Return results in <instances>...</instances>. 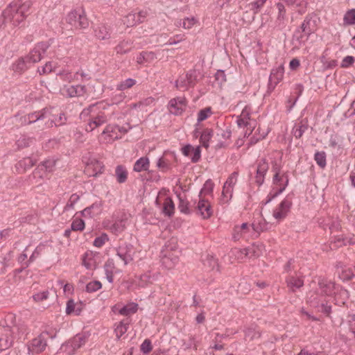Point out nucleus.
<instances>
[{"label": "nucleus", "mask_w": 355, "mask_h": 355, "mask_svg": "<svg viewBox=\"0 0 355 355\" xmlns=\"http://www.w3.org/2000/svg\"><path fill=\"white\" fill-rule=\"evenodd\" d=\"M49 46L48 42H38L28 55L19 58L12 64V70L19 74L24 73L44 57Z\"/></svg>", "instance_id": "1"}, {"label": "nucleus", "mask_w": 355, "mask_h": 355, "mask_svg": "<svg viewBox=\"0 0 355 355\" xmlns=\"http://www.w3.org/2000/svg\"><path fill=\"white\" fill-rule=\"evenodd\" d=\"M109 106L110 105L105 101H99L89 105L82 111L81 116H89V121L86 126L87 132H92L107 122L105 111Z\"/></svg>", "instance_id": "2"}, {"label": "nucleus", "mask_w": 355, "mask_h": 355, "mask_svg": "<svg viewBox=\"0 0 355 355\" xmlns=\"http://www.w3.org/2000/svg\"><path fill=\"white\" fill-rule=\"evenodd\" d=\"M67 22L76 29H85L89 26V21L82 8L71 10L66 17Z\"/></svg>", "instance_id": "3"}, {"label": "nucleus", "mask_w": 355, "mask_h": 355, "mask_svg": "<svg viewBox=\"0 0 355 355\" xmlns=\"http://www.w3.org/2000/svg\"><path fill=\"white\" fill-rule=\"evenodd\" d=\"M200 73L196 69L188 71L186 74L180 76L175 81V87L182 90L187 91L194 87L198 82Z\"/></svg>", "instance_id": "4"}, {"label": "nucleus", "mask_w": 355, "mask_h": 355, "mask_svg": "<svg viewBox=\"0 0 355 355\" xmlns=\"http://www.w3.org/2000/svg\"><path fill=\"white\" fill-rule=\"evenodd\" d=\"M15 3L10 2L5 8V14L8 15L9 22L14 26H19L23 22L28 15H24Z\"/></svg>", "instance_id": "5"}, {"label": "nucleus", "mask_w": 355, "mask_h": 355, "mask_svg": "<svg viewBox=\"0 0 355 355\" xmlns=\"http://www.w3.org/2000/svg\"><path fill=\"white\" fill-rule=\"evenodd\" d=\"M293 205L292 197L287 195L286 198L273 210L272 216L277 220L282 221L286 218Z\"/></svg>", "instance_id": "6"}, {"label": "nucleus", "mask_w": 355, "mask_h": 355, "mask_svg": "<svg viewBox=\"0 0 355 355\" xmlns=\"http://www.w3.org/2000/svg\"><path fill=\"white\" fill-rule=\"evenodd\" d=\"M5 322L6 326L5 328V331L10 332V334H26L27 332V327L24 322H20L16 324L15 322V315L12 313L8 314L6 316Z\"/></svg>", "instance_id": "7"}, {"label": "nucleus", "mask_w": 355, "mask_h": 355, "mask_svg": "<svg viewBox=\"0 0 355 355\" xmlns=\"http://www.w3.org/2000/svg\"><path fill=\"white\" fill-rule=\"evenodd\" d=\"M116 255L127 265L133 260L135 249L132 244L121 242L116 248Z\"/></svg>", "instance_id": "8"}, {"label": "nucleus", "mask_w": 355, "mask_h": 355, "mask_svg": "<svg viewBox=\"0 0 355 355\" xmlns=\"http://www.w3.org/2000/svg\"><path fill=\"white\" fill-rule=\"evenodd\" d=\"M318 21L319 18L314 12L309 13L305 17L300 27L302 29V31L306 34L307 38L316 31Z\"/></svg>", "instance_id": "9"}, {"label": "nucleus", "mask_w": 355, "mask_h": 355, "mask_svg": "<svg viewBox=\"0 0 355 355\" xmlns=\"http://www.w3.org/2000/svg\"><path fill=\"white\" fill-rule=\"evenodd\" d=\"M49 335L48 331H43L37 337L31 340L28 345L29 354H38L42 352L47 345L46 336Z\"/></svg>", "instance_id": "10"}, {"label": "nucleus", "mask_w": 355, "mask_h": 355, "mask_svg": "<svg viewBox=\"0 0 355 355\" xmlns=\"http://www.w3.org/2000/svg\"><path fill=\"white\" fill-rule=\"evenodd\" d=\"M87 340V336L84 334H78L76 335L72 339L66 342L63 347H65V351L68 352V354H71L75 352V351L82 346H83Z\"/></svg>", "instance_id": "11"}, {"label": "nucleus", "mask_w": 355, "mask_h": 355, "mask_svg": "<svg viewBox=\"0 0 355 355\" xmlns=\"http://www.w3.org/2000/svg\"><path fill=\"white\" fill-rule=\"evenodd\" d=\"M187 101L185 98L178 97L170 100L168 104L169 112L173 115H181L186 110Z\"/></svg>", "instance_id": "12"}, {"label": "nucleus", "mask_w": 355, "mask_h": 355, "mask_svg": "<svg viewBox=\"0 0 355 355\" xmlns=\"http://www.w3.org/2000/svg\"><path fill=\"white\" fill-rule=\"evenodd\" d=\"M53 107H44L40 110L29 113L28 114V121L33 124L47 119V118H50V116H53Z\"/></svg>", "instance_id": "13"}, {"label": "nucleus", "mask_w": 355, "mask_h": 355, "mask_svg": "<svg viewBox=\"0 0 355 355\" xmlns=\"http://www.w3.org/2000/svg\"><path fill=\"white\" fill-rule=\"evenodd\" d=\"M104 168V164L101 162L96 159H93L87 164L85 173L88 176L96 177L103 173Z\"/></svg>", "instance_id": "14"}, {"label": "nucleus", "mask_w": 355, "mask_h": 355, "mask_svg": "<svg viewBox=\"0 0 355 355\" xmlns=\"http://www.w3.org/2000/svg\"><path fill=\"white\" fill-rule=\"evenodd\" d=\"M196 212L203 219H207L212 215L213 210L209 202L207 200L200 198V200L196 207Z\"/></svg>", "instance_id": "15"}, {"label": "nucleus", "mask_w": 355, "mask_h": 355, "mask_svg": "<svg viewBox=\"0 0 355 355\" xmlns=\"http://www.w3.org/2000/svg\"><path fill=\"white\" fill-rule=\"evenodd\" d=\"M87 89L85 85H65L62 88V94L68 97H80L86 94Z\"/></svg>", "instance_id": "16"}, {"label": "nucleus", "mask_w": 355, "mask_h": 355, "mask_svg": "<svg viewBox=\"0 0 355 355\" xmlns=\"http://www.w3.org/2000/svg\"><path fill=\"white\" fill-rule=\"evenodd\" d=\"M320 294L323 296H333L336 294L335 284L331 280L320 279L318 282Z\"/></svg>", "instance_id": "17"}, {"label": "nucleus", "mask_w": 355, "mask_h": 355, "mask_svg": "<svg viewBox=\"0 0 355 355\" xmlns=\"http://www.w3.org/2000/svg\"><path fill=\"white\" fill-rule=\"evenodd\" d=\"M251 231V225L248 223H243L241 225H236L234 227L232 238L234 241H239L241 239H248Z\"/></svg>", "instance_id": "18"}, {"label": "nucleus", "mask_w": 355, "mask_h": 355, "mask_svg": "<svg viewBox=\"0 0 355 355\" xmlns=\"http://www.w3.org/2000/svg\"><path fill=\"white\" fill-rule=\"evenodd\" d=\"M277 9V14L275 20V26L279 29L284 28L286 26V10L283 2L279 1L275 3Z\"/></svg>", "instance_id": "19"}, {"label": "nucleus", "mask_w": 355, "mask_h": 355, "mask_svg": "<svg viewBox=\"0 0 355 355\" xmlns=\"http://www.w3.org/2000/svg\"><path fill=\"white\" fill-rule=\"evenodd\" d=\"M54 110H53V112ZM53 116L47 118L48 121L41 127V130H44V128H52L53 126H61L66 123L67 116L63 112H60L59 115H56L53 112ZM40 128V126L39 125Z\"/></svg>", "instance_id": "20"}, {"label": "nucleus", "mask_w": 355, "mask_h": 355, "mask_svg": "<svg viewBox=\"0 0 355 355\" xmlns=\"http://www.w3.org/2000/svg\"><path fill=\"white\" fill-rule=\"evenodd\" d=\"M308 128L309 123L307 119H302L295 123L292 129V134L296 139H300Z\"/></svg>", "instance_id": "21"}, {"label": "nucleus", "mask_w": 355, "mask_h": 355, "mask_svg": "<svg viewBox=\"0 0 355 355\" xmlns=\"http://www.w3.org/2000/svg\"><path fill=\"white\" fill-rule=\"evenodd\" d=\"M162 263L165 268L171 269L178 262V257L177 255H173L171 252H162Z\"/></svg>", "instance_id": "22"}, {"label": "nucleus", "mask_w": 355, "mask_h": 355, "mask_svg": "<svg viewBox=\"0 0 355 355\" xmlns=\"http://www.w3.org/2000/svg\"><path fill=\"white\" fill-rule=\"evenodd\" d=\"M114 175L118 183H125L128 180V175L126 167L123 165H117L115 168Z\"/></svg>", "instance_id": "23"}, {"label": "nucleus", "mask_w": 355, "mask_h": 355, "mask_svg": "<svg viewBox=\"0 0 355 355\" xmlns=\"http://www.w3.org/2000/svg\"><path fill=\"white\" fill-rule=\"evenodd\" d=\"M284 67L282 64L276 68L272 69L270 75V81H274L275 84H278L284 77Z\"/></svg>", "instance_id": "24"}, {"label": "nucleus", "mask_w": 355, "mask_h": 355, "mask_svg": "<svg viewBox=\"0 0 355 355\" xmlns=\"http://www.w3.org/2000/svg\"><path fill=\"white\" fill-rule=\"evenodd\" d=\"M150 166V161L147 157H142L137 159L133 166L136 172L147 171Z\"/></svg>", "instance_id": "25"}, {"label": "nucleus", "mask_w": 355, "mask_h": 355, "mask_svg": "<svg viewBox=\"0 0 355 355\" xmlns=\"http://www.w3.org/2000/svg\"><path fill=\"white\" fill-rule=\"evenodd\" d=\"M302 29L299 26L293 34V41L296 43L297 47L304 44L305 42L309 39L306 34L302 31Z\"/></svg>", "instance_id": "26"}, {"label": "nucleus", "mask_w": 355, "mask_h": 355, "mask_svg": "<svg viewBox=\"0 0 355 355\" xmlns=\"http://www.w3.org/2000/svg\"><path fill=\"white\" fill-rule=\"evenodd\" d=\"M137 310L138 304L135 302H130L119 309L118 312L121 315L130 316L137 313Z\"/></svg>", "instance_id": "27"}, {"label": "nucleus", "mask_w": 355, "mask_h": 355, "mask_svg": "<svg viewBox=\"0 0 355 355\" xmlns=\"http://www.w3.org/2000/svg\"><path fill=\"white\" fill-rule=\"evenodd\" d=\"M56 162L57 159L53 157L46 159L41 162L38 166V168L47 173H51L55 168Z\"/></svg>", "instance_id": "28"}, {"label": "nucleus", "mask_w": 355, "mask_h": 355, "mask_svg": "<svg viewBox=\"0 0 355 355\" xmlns=\"http://www.w3.org/2000/svg\"><path fill=\"white\" fill-rule=\"evenodd\" d=\"M95 35L99 40H107L110 37V27L101 24L95 29Z\"/></svg>", "instance_id": "29"}, {"label": "nucleus", "mask_w": 355, "mask_h": 355, "mask_svg": "<svg viewBox=\"0 0 355 355\" xmlns=\"http://www.w3.org/2000/svg\"><path fill=\"white\" fill-rule=\"evenodd\" d=\"M214 131L212 129L210 128H205L200 134V141L202 144V146L205 148H208L209 146V141L213 137Z\"/></svg>", "instance_id": "30"}, {"label": "nucleus", "mask_w": 355, "mask_h": 355, "mask_svg": "<svg viewBox=\"0 0 355 355\" xmlns=\"http://www.w3.org/2000/svg\"><path fill=\"white\" fill-rule=\"evenodd\" d=\"M286 283L292 291H295V289L300 288L304 285V282L302 279L294 276L288 277L286 278Z\"/></svg>", "instance_id": "31"}, {"label": "nucleus", "mask_w": 355, "mask_h": 355, "mask_svg": "<svg viewBox=\"0 0 355 355\" xmlns=\"http://www.w3.org/2000/svg\"><path fill=\"white\" fill-rule=\"evenodd\" d=\"M175 210V205L172 199L169 197L165 198L164 204L162 212L165 216H172Z\"/></svg>", "instance_id": "32"}, {"label": "nucleus", "mask_w": 355, "mask_h": 355, "mask_svg": "<svg viewBox=\"0 0 355 355\" xmlns=\"http://www.w3.org/2000/svg\"><path fill=\"white\" fill-rule=\"evenodd\" d=\"M125 229V222L123 220H116L109 227V230L113 234L118 235L123 232Z\"/></svg>", "instance_id": "33"}, {"label": "nucleus", "mask_w": 355, "mask_h": 355, "mask_svg": "<svg viewBox=\"0 0 355 355\" xmlns=\"http://www.w3.org/2000/svg\"><path fill=\"white\" fill-rule=\"evenodd\" d=\"M100 211L99 205L98 204H93L91 206L86 207L81 211V215L83 217L92 218L98 214Z\"/></svg>", "instance_id": "34"}, {"label": "nucleus", "mask_w": 355, "mask_h": 355, "mask_svg": "<svg viewBox=\"0 0 355 355\" xmlns=\"http://www.w3.org/2000/svg\"><path fill=\"white\" fill-rule=\"evenodd\" d=\"M203 265L208 270H214L218 268L217 259L212 255L207 254L202 259Z\"/></svg>", "instance_id": "35"}, {"label": "nucleus", "mask_w": 355, "mask_h": 355, "mask_svg": "<svg viewBox=\"0 0 355 355\" xmlns=\"http://www.w3.org/2000/svg\"><path fill=\"white\" fill-rule=\"evenodd\" d=\"M314 160L321 168H324L327 166V154L324 151H317L314 154Z\"/></svg>", "instance_id": "36"}, {"label": "nucleus", "mask_w": 355, "mask_h": 355, "mask_svg": "<svg viewBox=\"0 0 355 355\" xmlns=\"http://www.w3.org/2000/svg\"><path fill=\"white\" fill-rule=\"evenodd\" d=\"M288 186V180L286 179V182L284 184V185L279 189H277L276 191H272L268 193L267 196L266 200L265 202H262V204L266 205L268 203L270 202L273 199H275L276 197H277L280 193H282L286 189V187Z\"/></svg>", "instance_id": "37"}, {"label": "nucleus", "mask_w": 355, "mask_h": 355, "mask_svg": "<svg viewBox=\"0 0 355 355\" xmlns=\"http://www.w3.org/2000/svg\"><path fill=\"white\" fill-rule=\"evenodd\" d=\"M6 336L5 338H0V351H3L4 349H6L9 348L12 343V335L10 334V332L6 331Z\"/></svg>", "instance_id": "38"}, {"label": "nucleus", "mask_w": 355, "mask_h": 355, "mask_svg": "<svg viewBox=\"0 0 355 355\" xmlns=\"http://www.w3.org/2000/svg\"><path fill=\"white\" fill-rule=\"evenodd\" d=\"M136 84V80L133 78H127L116 85V89L119 91H124L130 89Z\"/></svg>", "instance_id": "39"}, {"label": "nucleus", "mask_w": 355, "mask_h": 355, "mask_svg": "<svg viewBox=\"0 0 355 355\" xmlns=\"http://www.w3.org/2000/svg\"><path fill=\"white\" fill-rule=\"evenodd\" d=\"M233 189L223 186L222 196L220 199L222 204L229 202L232 197Z\"/></svg>", "instance_id": "40"}, {"label": "nucleus", "mask_w": 355, "mask_h": 355, "mask_svg": "<svg viewBox=\"0 0 355 355\" xmlns=\"http://www.w3.org/2000/svg\"><path fill=\"white\" fill-rule=\"evenodd\" d=\"M286 178L288 180V176L286 173H284L282 175L279 174V171L275 173L272 181L273 184L279 185V188L283 187L286 182Z\"/></svg>", "instance_id": "41"}, {"label": "nucleus", "mask_w": 355, "mask_h": 355, "mask_svg": "<svg viewBox=\"0 0 355 355\" xmlns=\"http://www.w3.org/2000/svg\"><path fill=\"white\" fill-rule=\"evenodd\" d=\"M12 2L15 3L17 6L19 7L17 8L19 9L24 15H27V12L32 6V2L31 1H26L22 3L20 0H14Z\"/></svg>", "instance_id": "42"}, {"label": "nucleus", "mask_w": 355, "mask_h": 355, "mask_svg": "<svg viewBox=\"0 0 355 355\" xmlns=\"http://www.w3.org/2000/svg\"><path fill=\"white\" fill-rule=\"evenodd\" d=\"M35 139L33 137H29L26 136H21L16 142L18 148H23L29 146Z\"/></svg>", "instance_id": "43"}, {"label": "nucleus", "mask_w": 355, "mask_h": 355, "mask_svg": "<svg viewBox=\"0 0 355 355\" xmlns=\"http://www.w3.org/2000/svg\"><path fill=\"white\" fill-rule=\"evenodd\" d=\"M44 249V246L42 245H38L33 252L32 253L31 256L30 257L29 259L26 261L24 263V268H27L29 264L32 262H33L42 253V250Z\"/></svg>", "instance_id": "44"}, {"label": "nucleus", "mask_w": 355, "mask_h": 355, "mask_svg": "<svg viewBox=\"0 0 355 355\" xmlns=\"http://www.w3.org/2000/svg\"><path fill=\"white\" fill-rule=\"evenodd\" d=\"M35 164V161L31 157H25L18 162L17 166L23 168L24 171H26L31 168Z\"/></svg>", "instance_id": "45"}, {"label": "nucleus", "mask_w": 355, "mask_h": 355, "mask_svg": "<svg viewBox=\"0 0 355 355\" xmlns=\"http://www.w3.org/2000/svg\"><path fill=\"white\" fill-rule=\"evenodd\" d=\"M123 23L128 27L133 26L139 24L136 13L130 12L123 19Z\"/></svg>", "instance_id": "46"}, {"label": "nucleus", "mask_w": 355, "mask_h": 355, "mask_svg": "<svg viewBox=\"0 0 355 355\" xmlns=\"http://www.w3.org/2000/svg\"><path fill=\"white\" fill-rule=\"evenodd\" d=\"M79 199L80 196L78 194L73 193L70 196L67 205L64 206V211H68L70 209H73L74 208L75 204L79 200Z\"/></svg>", "instance_id": "47"}, {"label": "nucleus", "mask_w": 355, "mask_h": 355, "mask_svg": "<svg viewBox=\"0 0 355 355\" xmlns=\"http://www.w3.org/2000/svg\"><path fill=\"white\" fill-rule=\"evenodd\" d=\"M214 182L211 181V180L209 179L207 180L202 188L200 196V195H209L212 193L213 189H214Z\"/></svg>", "instance_id": "48"}, {"label": "nucleus", "mask_w": 355, "mask_h": 355, "mask_svg": "<svg viewBox=\"0 0 355 355\" xmlns=\"http://www.w3.org/2000/svg\"><path fill=\"white\" fill-rule=\"evenodd\" d=\"M343 21L347 25L355 24V9L348 10L344 15Z\"/></svg>", "instance_id": "49"}, {"label": "nucleus", "mask_w": 355, "mask_h": 355, "mask_svg": "<svg viewBox=\"0 0 355 355\" xmlns=\"http://www.w3.org/2000/svg\"><path fill=\"white\" fill-rule=\"evenodd\" d=\"M212 114L211 108L208 107L200 110L198 114V122L206 120Z\"/></svg>", "instance_id": "50"}, {"label": "nucleus", "mask_w": 355, "mask_h": 355, "mask_svg": "<svg viewBox=\"0 0 355 355\" xmlns=\"http://www.w3.org/2000/svg\"><path fill=\"white\" fill-rule=\"evenodd\" d=\"M101 287H102V284L99 281H97V280L92 281V282H89L86 285V291L87 293H94V292H96V291H98L99 289H101Z\"/></svg>", "instance_id": "51"}, {"label": "nucleus", "mask_w": 355, "mask_h": 355, "mask_svg": "<svg viewBox=\"0 0 355 355\" xmlns=\"http://www.w3.org/2000/svg\"><path fill=\"white\" fill-rule=\"evenodd\" d=\"M179 198V204H178V209H180V212L189 214L191 213L190 209L189 207V202L187 200H184L183 198L180 197V195H178Z\"/></svg>", "instance_id": "52"}, {"label": "nucleus", "mask_w": 355, "mask_h": 355, "mask_svg": "<svg viewBox=\"0 0 355 355\" xmlns=\"http://www.w3.org/2000/svg\"><path fill=\"white\" fill-rule=\"evenodd\" d=\"M157 166L162 171H166L171 168V164L166 158L161 157L157 162Z\"/></svg>", "instance_id": "53"}, {"label": "nucleus", "mask_w": 355, "mask_h": 355, "mask_svg": "<svg viewBox=\"0 0 355 355\" xmlns=\"http://www.w3.org/2000/svg\"><path fill=\"white\" fill-rule=\"evenodd\" d=\"M196 23V19L194 17H187L179 21V25L182 26L185 29H189L193 26V25Z\"/></svg>", "instance_id": "54"}, {"label": "nucleus", "mask_w": 355, "mask_h": 355, "mask_svg": "<svg viewBox=\"0 0 355 355\" xmlns=\"http://www.w3.org/2000/svg\"><path fill=\"white\" fill-rule=\"evenodd\" d=\"M340 137L338 134H331L329 137V145L331 148H336L337 147L340 148L339 143L340 142Z\"/></svg>", "instance_id": "55"}, {"label": "nucleus", "mask_w": 355, "mask_h": 355, "mask_svg": "<svg viewBox=\"0 0 355 355\" xmlns=\"http://www.w3.org/2000/svg\"><path fill=\"white\" fill-rule=\"evenodd\" d=\"M108 239V236L105 233H103L94 239L93 245L95 247L101 248Z\"/></svg>", "instance_id": "56"}, {"label": "nucleus", "mask_w": 355, "mask_h": 355, "mask_svg": "<svg viewBox=\"0 0 355 355\" xmlns=\"http://www.w3.org/2000/svg\"><path fill=\"white\" fill-rule=\"evenodd\" d=\"M269 168L268 164L266 162L265 159H262L259 161L257 171L259 174H263L266 175V173L268 172Z\"/></svg>", "instance_id": "57"}, {"label": "nucleus", "mask_w": 355, "mask_h": 355, "mask_svg": "<svg viewBox=\"0 0 355 355\" xmlns=\"http://www.w3.org/2000/svg\"><path fill=\"white\" fill-rule=\"evenodd\" d=\"M71 228L73 231H83L85 229L84 220L80 218L73 220Z\"/></svg>", "instance_id": "58"}, {"label": "nucleus", "mask_w": 355, "mask_h": 355, "mask_svg": "<svg viewBox=\"0 0 355 355\" xmlns=\"http://www.w3.org/2000/svg\"><path fill=\"white\" fill-rule=\"evenodd\" d=\"M77 306H81V303H76L73 300H69L67 301L66 307V313L70 315L76 312V307Z\"/></svg>", "instance_id": "59"}, {"label": "nucleus", "mask_w": 355, "mask_h": 355, "mask_svg": "<svg viewBox=\"0 0 355 355\" xmlns=\"http://www.w3.org/2000/svg\"><path fill=\"white\" fill-rule=\"evenodd\" d=\"M53 62H47L44 66L38 67L37 72L40 75L47 74L53 71Z\"/></svg>", "instance_id": "60"}, {"label": "nucleus", "mask_w": 355, "mask_h": 355, "mask_svg": "<svg viewBox=\"0 0 355 355\" xmlns=\"http://www.w3.org/2000/svg\"><path fill=\"white\" fill-rule=\"evenodd\" d=\"M238 173L233 172L224 184L225 187L232 188L237 181Z\"/></svg>", "instance_id": "61"}, {"label": "nucleus", "mask_w": 355, "mask_h": 355, "mask_svg": "<svg viewBox=\"0 0 355 355\" xmlns=\"http://www.w3.org/2000/svg\"><path fill=\"white\" fill-rule=\"evenodd\" d=\"M128 42H122L116 46L117 53H125L129 51L130 46Z\"/></svg>", "instance_id": "62"}, {"label": "nucleus", "mask_w": 355, "mask_h": 355, "mask_svg": "<svg viewBox=\"0 0 355 355\" xmlns=\"http://www.w3.org/2000/svg\"><path fill=\"white\" fill-rule=\"evenodd\" d=\"M152 349L151 341L149 339H145L140 347V349L144 354H148L152 351Z\"/></svg>", "instance_id": "63"}, {"label": "nucleus", "mask_w": 355, "mask_h": 355, "mask_svg": "<svg viewBox=\"0 0 355 355\" xmlns=\"http://www.w3.org/2000/svg\"><path fill=\"white\" fill-rule=\"evenodd\" d=\"M355 62V58L352 55L345 56L341 62L340 67L342 68H348L352 66Z\"/></svg>", "instance_id": "64"}]
</instances>
